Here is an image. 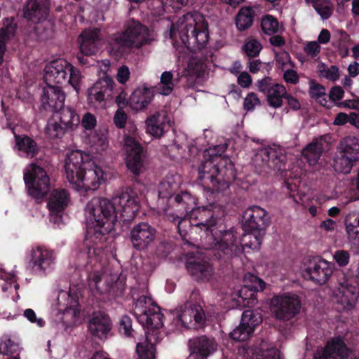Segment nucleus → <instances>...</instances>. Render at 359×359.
<instances>
[{
    "label": "nucleus",
    "mask_w": 359,
    "mask_h": 359,
    "mask_svg": "<svg viewBox=\"0 0 359 359\" xmlns=\"http://www.w3.org/2000/svg\"><path fill=\"white\" fill-rule=\"evenodd\" d=\"M262 322L261 313L255 310L243 311L240 325L229 333V337L236 341H245L253 334L255 327Z\"/></svg>",
    "instance_id": "nucleus-18"
},
{
    "label": "nucleus",
    "mask_w": 359,
    "mask_h": 359,
    "mask_svg": "<svg viewBox=\"0 0 359 359\" xmlns=\"http://www.w3.org/2000/svg\"><path fill=\"white\" fill-rule=\"evenodd\" d=\"M156 234V229L151 226H134L131 230V241L133 246L139 250H144L152 241Z\"/></svg>",
    "instance_id": "nucleus-31"
},
{
    "label": "nucleus",
    "mask_w": 359,
    "mask_h": 359,
    "mask_svg": "<svg viewBox=\"0 0 359 359\" xmlns=\"http://www.w3.org/2000/svg\"><path fill=\"white\" fill-rule=\"evenodd\" d=\"M348 273V276H347L343 271L334 270V273L332 275L336 278L339 287L346 286L354 281L353 278L351 276V273L349 271Z\"/></svg>",
    "instance_id": "nucleus-55"
},
{
    "label": "nucleus",
    "mask_w": 359,
    "mask_h": 359,
    "mask_svg": "<svg viewBox=\"0 0 359 359\" xmlns=\"http://www.w3.org/2000/svg\"><path fill=\"white\" fill-rule=\"evenodd\" d=\"M48 0H28L24 6V18L28 21L39 23L45 20L49 13Z\"/></svg>",
    "instance_id": "nucleus-30"
},
{
    "label": "nucleus",
    "mask_w": 359,
    "mask_h": 359,
    "mask_svg": "<svg viewBox=\"0 0 359 359\" xmlns=\"http://www.w3.org/2000/svg\"><path fill=\"white\" fill-rule=\"evenodd\" d=\"M67 179L77 190L95 191L104 182L102 169L93 162L84 160L80 151H72L65 164Z\"/></svg>",
    "instance_id": "nucleus-5"
},
{
    "label": "nucleus",
    "mask_w": 359,
    "mask_h": 359,
    "mask_svg": "<svg viewBox=\"0 0 359 359\" xmlns=\"http://www.w3.org/2000/svg\"><path fill=\"white\" fill-rule=\"evenodd\" d=\"M65 94L58 86L46 83L43 88L41 104L46 111L55 112L65 104Z\"/></svg>",
    "instance_id": "nucleus-26"
},
{
    "label": "nucleus",
    "mask_w": 359,
    "mask_h": 359,
    "mask_svg": "<svg viewBox=\"0 0 359 359\" xmlns=\"http://www.w3.org/2000/svg\"><path fill=\"white\" fill-rule=\"evenodd\" d=\"M15 146L27 158H34L39 151L36 142L27 135H14Z\"/></svg>",
    "instance_id": "nucleus-36"
},
{
    "label": "nucleus",
    "mask_w": 359,
    "mask_h": 359,
    "mask_svg": "<svg viewBox=\"0 0 359 359\" xmlns=\"http://www.w3.org/2000/svg\"><path fill=\"white\" fill-rule=\"evenodd\" d=\"M256 161L260 160L262 165L279 172L283 176L287 175V157L285 151L280 147L263 148L256 154Z\"/></svg>",
    "instance_id": "nucleus-19"
},
{
    "label": "nucleus",
    "mask_w": 359,
    "mask_h": 359,
    "mask_svg": "<svg viewBox=\"0 0 359 359\" xmlns=\"http://www.w3.org/2000/svg\"><path fill=\"white\" fill-rule=\"evenodd\" d=\"M24 181L28 195L36 201L43 200L50 191V180L46 170L35 163L24 173Z\"/></svg>",
    "instance_id": "nucleus-11"
},
{
    "label": "nucleus",
    "mask_w": 359,
    "mask_h": 359,
    "mask_svg": "<svg viewBox=\"0 0 359 359\" xmlns=\"http://www.w3.org/2000/svg\"><path fill=\"white\" fill-rule=\"evenodd\" d=\"M90 142L97 151H105L109 144L108 130L104 127L99 128L90 136Z\"/></svg>",
    "instance_id": "nucleus-44"
},
{
    "label": "nucleus",
    "mask_w": 359,
    "mask_h": 359,
    "mask_svg": "<svg viewBox=\"0 0 359 359\" xmlns=\"http://www.w3.org/2000/svg\"><path fill=\"white\" fill-rule=\"evenodd\" d=\"M55 259L53 250L37 245L30 250L27 268L33 274L45 276L53 268Z\"/></svg>",
    "instance_id": "nucleus-16"
},
{
    "label": "nucleus",
    "mask_w": 359,
    "mask_h": 359,
    "mask_svg": "<svg viewBox=\"0 0 359 359\" xmlns=\"http://www.w3.org/2000/svg\"><path fill=\"white\" fill-rule=\"evenodd\" d=\"M149 29L138 21L128 22L125 30L118 33L113 39L111 51L117 57L130 53L134 48H139L149 43Z\"/></svg>",
    "instance_id": "nucleus-7"
},
{
    "label": "nucleus",
    "mask_w": 359,
    "mask_h": 359,
    "mask_svg": "<svg viewBox=\"0 0 359 359\" xmlns=\"http://www.w3.org/2000/svg\"><path fill=\"white\" fill-rule=\"evenodd\" d=\"M115 83L114 80L106 76L96 81L88 88L87 99L90 103H100L104 100H111L114 97Z\"/></svg>",
    "instance_id": "nucleus-24"
},
{
    "label": "nucleus",
    "mask_w": 359,
    "mask_h": 359,
    "mask_svg": "<svg viewBox=\"0 0 359 359\" xmlns=\"http://www.w3.org/2000/svg\"><path fill=\"white\" fill-rule=\"evenodd\" d=\"M320 75L328 80L335 81L339 77V70L335 65H332L328 68L323 65V69L320 70Z\"/></svg>",
    "instance_id": "nucleus-53"
},
{
    "label": "nucleus",
    "mask_w": 359,
    "mask_h": 359,
    "mask_svg": "<svg viewBox=\"0 0 359 359\" xmlns=\"http://www.w3.org/2000/svg\"><path fill=\"white\" fill-rule=\"evenodd\" d=\"M262 48V44L257 39H250L246 41L243 49L246 55L250 57H255L259 55Z\"/></svg>",
    "instance_id": "nucleus-51"
},
{
    "label": "nucleus",
    "mask_w": 359,
    "mask_h": 359,
    "mask_svg": "<svg viewBox=\"0 0 359 359\" xmlns=\"http://www.w3.org/2000/svg\"><path fill=\"white\" fill-rule=\"evenodd\" d=\"M304 50L308 55L315 57H317L320 52V46L316 41H311L304 46Z\"/></svg>",
    "instance_id": "nucleus-60"
},
{
    "label": "nucleus",
    "mask_w": 359,
    "mask_h": 359,
    "mask_svg": "<svg viewBox=\"0 0 359 359\" xmlns=\"http://www.w3.org/2000/svg\"><path fill=\"white\" fill-rule=\"evenodd\" d=\"M340 151L334 159L335 172L348 174L356 162L359 161V140L348 136L340 142Z\"/></svg>",
    "instance_id": "nucleus-13"
},
{
    "label": "nucleus",
    "mask_w": 359,
    "mask_h": 359,
    "mask_svg": "<svg viewBox=\"0 0 359 359\" xmlns=\"http://www.w3.org/2000/svg\"><path fill=\"white\" fill-rule=\"evenodd\" d=\"M200 291L195 288L189 294V299L179 306L177 310L176 319L177 323L185 328H191L190 324L195 323L202 325L205 322L203 309L200 303Z\"/></svg>",
    "instance_id": "nucleus-12"
},
{
    "label": "nucleus",
    "mask_w": 359,
    "mask_h": 359,
    "mask_svg": "<svg viewBox=\"0 0 359 359\" xmlns=\"http://www.w3.org/2000/svg\"><path fill=\"white\" fill-rule=\"evenodd\" d=\"M190 358L207 359L217 348V344L213 337L201 335L190 339L188 341Z\"/></svg>",
    "instance_id": "nucleus-23"
},
{
    "label": "nucleus",
    "mask_w": 359,
    "mask_h": 359,
    "mask_svg": "<svg viewBox=\"0 0 359 359\" xmlns=\"http://www.w3.org/2000/svg\"><path fill=\"white\" fill-rule=\"evenodd\" d=\"M333 259L339 266L344 267L349 263L350 255L346 250H338L334 252Z\"/></svg>",
    "instance_id": "nucleus-54"
},
{
    "label": "nucleus",
    "mask_w": 359,
    "mask_h": 359,
    "mask_svg": "<svg viewBox=\"0 0 359 359\" xmlns=\"http://www.w3.org/2000/svg\"><path fill=\"white\" fill-rule=\"evenodd\" d=\"M255 282L250 285H244L238 291L237 303L242 307H251L257 303V293L263 291L266 283L261 278L254 276Z\"/></svg>",
    "instance_id": "nucleus-28"
},
{
    "label": "nucleus",
    "mask_w": 359,
    "mask_h": 359,
    "mask_svg": "<svg viewBox=\"0 0 359 359\" xmlns=\"http://www.w3.org/2000/svg\"><path fill=\"white\" fill-rule=\"evenodd\" d=\"M283 79L287 83L295 85L299 83V76L295 70L287 69L283 74Z\"/></svg>",
    "instance_id": "nucleus-63"
},
{
    "label": "nucleus",
    "mask_w": 359,
    "mask_h": 359,
    "mask_svg": "<svg viewBox=\"0 0 359 359\" xmlns=\"http://www.w3.org/2000/svg\"><path fill=\"white\" fill-rule=\"evenodd\" d=\"M15 30L16 25L14 22V18H6L4 21L3 27L0 29V65H1L4 61L6 41L15 34Z\"/></svg>",
    "instance_id": "nucleus-40"
},
{
    "label": "nucleus",
    "mask_w": 359,
    "mask_h": 359,
    "mask_svg": "<svg viewBox=\"0 0 359 359\" xmlns=\"http://www.w3.org/2000/svg\"><path fill=\"white\" fill-rule=\"evenodd\" d=\"M69 130L63 128V125L54 116L48 121L45 133L48 138L60 139Z\"/></svg>",
    "instance_id": "nucleus-43"
},
{
    "label": "nucleus",
    "mask_w": 359,
    "mask_h": 359,
    "mask_svg": "<svg viewBox=\"0 0 359 359\" xmlns=\"http://www.w3.org/2000/svg\"><path fill=\"white\" fill-rule=\"evenodd\" d=\"M139 200L130 187L120 190L112 201L107 198H94L87 205V224H130L139 210Z\"/></svg>",
    "instance_id": "nucleus-2"
},
{
    "label": "nucleus",
    "mask_w": 359,
    "mask_h": 359,
    "mask_svg": "<svg viewBox=\"0 0 359 359\" xmlns=\"http://www.w3.org/2000/svg\"><path fill=\"white\" fill-rule=\"evenodd\" d=\"M275 83L272 82V79L269 76H265L261 80H258L256 86L259 91L266 95L271 89L273 88Z\"/></svg>",
    "instance_id": "nucleus-56"
},
{
    "label": "nucleus",
    "mask_w": 359,
    "mask_h": 359,
    "mask_svg": "<svg viewBox=\"0 0 359 359\" xmlns=\"http://www.w3.org/2000/svg\"><path fill=\"white\" fill-rule=\"evenodd\" d=\"M255 12L250 6H243L240 8L235 18V25L240 32L248 29L253 24Z\"/></svg>",
    "instance_id": "nucleus-39"
},
{
    "label": "nucleus",
    "mask_w": 359,
    "mask_h": 359,
    "mask_svg": "<svg viewBox=\"0 0 359 359\" xmlns=\"http://www.w3.org/2000/svg\"><path fill=\"white\" fill-rule=\"evenodd\" d=\"M118 93L115 97V102L118 107V109H123L129 105V99L127 98V93L124 90L121 89L119 93L114 89V93Z\"/></svg>",
    "instance_id": "nucleus-62"
},
{
    "label": "nucleus",
    "mask_w": 359,
    "mask_h": 359,
    "mask_svg": "<svg viewBox=\"0 0 359 359\" xmlns=\"http://www.w3.org/2000/svg\"><path fill=\"white\" fill-rule=\"evenodd\" d=\"M69 202L70 194L65 189H54L50 193L47 200V208L51 222L54 224L64 223L62 217Z\"/></svg>",
    "instance_id": "nucleus-17"
},
{
    "label": "nucleus",
    "mask_w": 359,
    "mask_h": 359,
    "mask_svg": "<svg viewBox=\"0 0 359 359\" xmlns=\"http://www.w3.org/2000/svg\"><path fill=\"white\" fill-rule=\"evenodd\" d=\"M100 32L97 28L84 29L79 35V50L86 55H95L99 51Z\"/></svg>",
    "instance_id": "nucleus-29"
},
{
    "label": "nucleus",
    "mask_w": 359,
    "mask_h": 359,
    "mask_svg": "<svg viewBox=\"0 0 359 359\" xmlns=\"http://www.w3.org/2000/svg\"><path fill=\"white\" fill-rule=\"evenodd\" d=\"M130 72L128 66L122 65L117 71L116 80L121 84H125L128 81Z\"/></svg>",
    "instance_id": "nucleus-59"
},
{
    "label": "nucleus",
    "mask_w": 359,
    "mask_h": 359,
    "mask_svg": "<svg viewBox=\"0 0 359 359\" xmlns=\"http://www.w3.org/2000/svg\"><path fill=\"white\" fill-rule=\"evenodd\" d=\"M136 353L138 359H156V347L149 342L146 344L137 343Z\"/></svg>",
    "instance_id": "nucleus-47"
},
{
    "label": "nucleus",
    "mask_w": 359,
    "mask_h": 359,
    "mask_svg": "<svg viewBox=\"0 0 359 359\" xmlns=\"http://www.w3.org/2000/svg\"><path fill=\"white\" fill-rule=\"evenodd\" d=\"M180 184V177L177 174H168L160 182L158 196L162 198H170L177 190Z\"/></svg>",
    "instance_id": "nucleus-38"
},
{
    "label": "nucleus",
    "mask_w": 359,
    "mask_h": 359,
    "mask_svg": "<svg viewBox=\"0 0 359 359\" xmlns=\"http://www.w3.org/2000/svg\"><path fill=\"white\" fill-rule=\"evenodd\" d=\"M128 119L127 114L123 109H118L114 116V123L118 128H123Z\"/></svg>",
    "instance_id": "nucleus-58"
},
{
    "label": "nucleus",
    "mask_w": 359,
    "mask_h": 359,
    "mask_svg": "<svg viewBox=\"0 0 359 359\" xmlns=\"http://www.w3.org/2000/svg\"><path fill=\"white\" fill-rule=\"evenodd\" d=\"M44 81L53 85L71 84L79 90L81 72L66 60L59 58L47 64L44 69Z\"/></svg>",
    "instance_id": "nucleus-8"
},
{
    "label": "nucleus",
    "mask_w": 359,
    "mask_h": 359,
    "mask_svg": "<svg viewBox=\"0 0 359 359\" xmlns=\"http://www.w3.org/2000/svg\"><path fill=\"white\" fill-rule=\"evenodd\" d=\"M24 316L31 323H36L40 327L45 325V321L42 318H38L34 311L32 309H25L24 311Z\"/></svg>",
    "instance_id": "nucleus-61"
},
{
    "label": "nucleus",
    "mask_w": 359,
    "mask_h": 359,
    "mask_svg": "<svg viewBox=\"0 0 359 359\" xmlns=\"http://www.w3.org/2000/svg\"><path fill=\"white\" fill-rule=\"evenodd\" d=\"M114 226H86L83 249L81 253L88 259L87 264L99 260L102 253L103 243L109 239Z\"/></svg>",
    "instance_id": "nucleus-9"
},
{
    "label": "nucleus",
    "mask_w": 359,
    "mask_h": 359,
    "mask_svg": "<svg viewBox=\"0 0 359 359\" xmlns=\"http://www.w3.org/2000/svg\"><path fill=\"white\" fill-rule=\"evenodd\" d=\"M260 104V100L255 93H250L244 100V109L247 111L254 110L256 105Z\"/></svg>",
    "instance_id": "nucleus-57"
},
{
    "label": "nucleus",
    "mask_w": 359,
    "mask_h": 359,
    "mask_svg": "<svg viewBox=\"0 0 359 359\" xmlns=\"http://www.w3.org/2000/svg\"><path fill=\"white\" fill-rule=\"evenodd\" d=\"M310 4L322 20H327L332 16L334 8L331 0H314Z\"/></svg>",
    "instance_id": "nucleus-45"
},
{
    "label": "nucleus",
    "mask_w": 359,
    "mask_h": 359,
    "mask_svg": "<svg viewBox=\"0 0 359 359\" xmlns=\"http://www.w3.org/2000/svg\"><path fill=\"white\" fill-rule=\"evenodd\" d=\"M285 95H287V90L283 85L274 84L273 88L266 95L269 105L275 109L280 107L283 105V98H285Z\"/></svg>",
    "instance_id": "nucleus-42"
},
{
    "label": "nucleus",
    "mask_w": 359,
    "mask_h": 359,
    "mask_svg": "<svg viewBox=\"0 0 359 359\" xmlns=\"http://www.w3.org/2000/svg\"><path fill=\"white\" fill-rule=\"evenodd\" d=\"M206 68L205 60L202 58L192 57L188 65L189 72L190 77L188 79L187 86L189 88L194 87V81L196 78L201 76L205 72Z\"/></svg>",
    "instance_id": "nucleus-41"
},
{
    "label": "nucleus",
    "mask_w": 359,
    "mask_h": 359,
    "mask_svg": "<svg viewBox=\"0 0 359 359\" xmlns=\"http://www.w3.org/2000/svg\"><path fill=\"white\" fill-rule=\"evenodd\" d=\"M54 113L53 116L63 125L64 128L73 131L79 126L80 117L73 108L69 107H65L64 105Z\"/></svg>",
    "instance_id": "nucleus-34"
},
{
    "label": "nucleus",
    "mask_w": 359,
    "mask_h": 359,
    "mask_svg": "<svg viewBox=\"0 0 359 359\" xmlns=\"http://www.w3.org/2000/svg\"><path fill=\"white\" fill-rule=\"evenodd\" d=\"M170 37L175 48L184 47L190 52L200 50L208 41V23L198 13H187L172 24Z\"/></svg>",
    "instance_id": "nucleus-4"
},
{
    "label": "nucleus",
    "mask_w": 359,
    "mask_h": 359,
    "mask_svg": "<svg viewBox=\"0 0 359 359\" xmlns=\"http://www.w3.org/2000/svg\"><path fill=\"white\" fill-rule=\"evenodd\" d=\"M124 142L127 151V168L134 175H139L143 168V148L139 142L130 136H126Z\"/></svg>",
    "instance_id": "nucleus-21"
},
{
    "label": "nucleus",
    "mask_w": 359,
    "mask_h": 359,
    "mask_svg": "<svg viewBox=\"0 0 359 359\" xmlns=\"http://www.w3.org/2000/svg\"><path fill=\"white\" fill-rule=\"evenodd\" d=\"M245 231L241 241H238L235 226L229 230L226 226H176V229L182 239L187 243L197 240L193 236L194 231L201 234V243L206 250V255L214 257L215 259L227 262L233 256L237 255L241 249L240 243L251 248L255 244L260 245L265 233V228L259 229V226H241Z\"/></svg>",
    "instance_id": "nucleus-1"
},
{
    "label": "nucleus",
    "mask_w": 359,
    "mask_h": 359,
    "mask_svg": "<svg viewBox=\"0 0 359 359\" xmlns=\"http://www.w3.org/2000/svg\"><path fill=\"white\" fill-rule=\"evenodd\" d=\"M147 133L156 138H160L169 131L171 127L170 117L165 111L161 110L148 116L145 121Z\"/></svg>",
    "instance_id": "nucleus-27"
},
{
    "label": "nucleus",
    "mask_w": 359,
    "mask_h": 359,
    "mask_svg": "<svg viewBox=\"0 0 359 359\" xmlns=\"http://www.w3.org/2000/svg\"><path fill=\"white\" fill-rule=\"evenodd\" d=\"M19 345L10 339L2 341L0 344V353L8 357L19 355Z\"/></svg>",
    "instance_id": "nucleus-50"
},
{
    "label": "nucleus",
    "mask_w": 359,
    "mask_h": 359,
    "mask_svg": "<svg viewBox=\"0 0 359 359\" xmlns=\"http://www.w3.org/2000/svg\"><path fill=\"white\" fill-rule=\"evenodd\" d=\"M302 302L297 294L275 295L270 302V310L280 320L292 319L300 311Z\"/></svg>",
    "instance_id": "nucleus-15"
},
{
    "label": "nucleus",
    "mask_w": 359,
    "mask_h": 359,
    "mask_svg": "<svg viewBox=\"0 0 359 359\" xmlns=\"http://www.w3.org/2000/svg\"><path fill=\"white\" fill-rule=\"evenodd\" d=\"M186 269L190 276L197 282L208 281L212 274L211 264L198 252H189L187 255Z\"/></svg>",
    "instance_id": "nucleus-20"
},
{
    "label": "nucleus",
    "mask_w": 359,
    "mask_h": 359,
    "mask_svg": "<svg viewBox=\"0 0 359 359\" xmlns=\"http://www.w3.org/2000/svg\"><path fill=\"white\" fill-rule=\"evenodd\" d=\"M86 130H92L97 125L95 116L90 112H86L80 119V124Z\"/></svg>",
    "instance_id": "nucleus-52"
},
{
    "label": "nucleus",
    "mask_w": 359,
    "mask_h": 359,
    "mask_svg": "<svg viewBox=\"0 0 359 359\" xmlns=\"http://www.w3.org/2000/svg\"><path fill=\"white\" fill-rule=\"evenodd\" d=\"M113 327L110 316L103 311H94L88 321V330L95 338L106 340Z\"/></svg>",
    "instance_id": "nucleus-22"
},
{
    "label": "nucleus",
    "mask_w": 359,
    "mask_h": 359,
    "mask_svg": "<svg viewBox=\"0 0 359 359\" xmlns=\"http://www.w3.org/2000/svg\"><path fill=\"white\" fill-rule=\"evenodd\" d=\"M350 349L341 336L328 340L314 356L315 359H348Z\"/></svg>",
    "instance_id": "nucleus-25"
},
{
    "label": "nucleus",
    "mask_w": 359,
    "mask_h": 359,
    "mask_svg": "<svg viewBox=\"0 0 359 359\" xmlns=\"http://www.w3.org/2000/svg\"><path fill=\"white\" fill-rule=\"evenodd\" d=\"M338 303L342 305L344 309L353 308L359 297V284L353 281L346 286L338 287Z\"/></svg>",
    "instance_id": "nucleus-32"
},
{
    "label": "nucleus",
    "mask_w": 359,
    "mask_h": 359,
    "mask_svg": "<svg viewBox=\"0 0 359 359\" xmlns=\"http://www.w3.org/2000/svg\"><path fill=\"white\" fill-rule=\"evenodd\" d=\"M132 319L130 316L124 315L119 320L118 330L121 334L127 337H133L135 330L132 327Z\"/></svg>",
    "instance_id": "nucleus-49"
},
{
    "label": "nucleus",
    "mask_w": 359,
    "mask_h": 359,
    "mask_svg": "<svg viewBox=\"0 0 359 359\" xmlns=\"http://www.w3.org/2000/svg\"><path fill=\"white\" fill-rule=\"evenodd\" d=\"M302 276L313 283L323 285L334 273V264L320 256L309 257L303 264Z\"/></svg>",
    "instance_id": "nucleus-14"
},
{
    "label": "nucleus",
    "mask_w": 359,
    "mask_h": 359,
    "mask_svg": "<svg viewBox=\"0 0 359 359\" xmlns=\"http://www.w3.org/2000/svg\"><path fill=\"white\" fill-rule=\"evenodd\" d=\"M325 144V140L320 137L314 139L302 150V156L309 165H314L318 162L324 150Z\"/></svg>",
    "instance_id": "nucleus-37"
},
{
    "label": "nucleus",
    "mask_w": 359,
    "mask_h": 359,
    "mask_svg": "<svg viewBox=\"0 0 359 359\" xmlns=\"http://www.w3.org/2000/svg\"><path fill=\"white\" fill-rule=\"evenodd\" d=\"M268 212L259 206L248 207L243 213L240 224H268Z\"/></svg>",
    "instance_id": "nucleus-33"
},
{
    "label": "nucleus",
    "mask_w": 359,
    "mask_h": 359,
    "mask_svg": "<svg viewBox=\"0 0 359 359\" xmlns=\"http://www.w3.org/2000/svg\"><path fill=\"white\" fill-rule=\"evenodd\" d=\"M278 21L271 15H266L261 21V27L263 32L266 34H271L278 32Z\"/></svg>",
    "instance_id": "nucleus-48"
},
{
    "label": "nucleus",
    "mask_w": 359,
    "mask_h": 359,
    "mask_svg": "<svg viewBox=\"0 0 359 359\" xmlns=\"http://www.w3.org/2000/svg\"><path fill=\"white\" fill-rule=\"evenodd\" d=\"M348 237L355 243H359V226H345Z\"/></svg>",
    "instance_id": "nucleus-64"
},
{
    "label": "nucleus",
    "mask_w": 359,
    "mask_h": 359,
    "mask_svg": "<svg viewBox=\"0 0 359 359\" xmlns=\"http://www.w3.org/2000/svg\"><path fill=\"white\" fill-rule=\"evenodd\" d=\"M174 200L177 206H181L186 212L184 217L169 216V219L172 222H177V224L187 220L190 224H217V219L224 216V210L215 203L196 207V198L188 191L175 195Z\"/></svg>",
    "instance_id": "nucleus-6"
},
{
    "label": "nucleus",
    "mask_w": 359,
    "mask_h": 359,
    "mask_svg": "<svg viewBox=\"0 0 359 359\" xmlns=\"http://www.w3.org/2000/svg\"><path fill=\"white\" fill-rule=\"evenodd\" d=\"M153 97V91L149 88H137L129 97V107L135 111L142 110L147 107Z\"/></svg>",
    "instance_id": "nucleus-35"
},
{
    "label": "nucleus",
    "mask_w": 359,
    "mask_h": 359,
    "mask_svg": "<svg viewBox=\"0 0 359 359\" xmlns=\"http://www.w3.org/2000/svg\"><path fill=\"white\" fill-rule=\"evenodd\" d=\"M134 313L139 323L148 328L158 330L163 325V314L150 296L141 295L137 298Z\"/></svg>",
    "instance_id": "nucleus-10"
},
{
    "label": "nucleus",
    "mask_w": 359,
    "mask_h": 359,
    "mask_svg": "<svg viewBox=\"0 0 359 359\" xmlns=\"http://www.w3.org/2000/svg\"><path fill=\"white\" fill-rule=\"evenodd\" d=\"M226 148L224 145H216L203 152L204 159L198 168V181L211 194L224 193L236 177L234 164L229 158L222 157Z\"/></svg>",
    "instance_id": "nucleus-3"
},
{
    "label": "nucleus",
    "mask_w": 359,
    "mask_h": 359,
    "mask_svg": "<svg viewBox=\"0 0 359 359\" xmlns=\"http://www.w3.org/2000/svg\"><path fill=\"white\" fill-rule=\"evenodd\" d=\"M175 84L173 75L171 72H163L161 76V81L156 86L158 92L163 95H169L172 93Z\"/></svg>",
    "instance_id": "nucleus-46"
}]
</instances>
